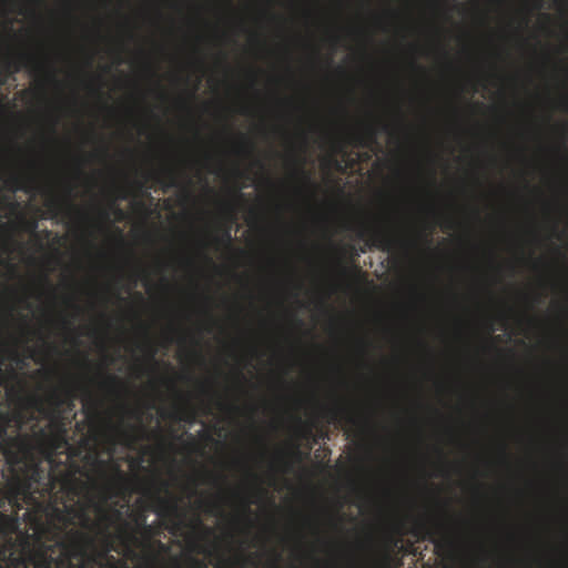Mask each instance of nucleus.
<instances>
[{"mask_svg": "<svg viewBox=\"0 0 568 568\" xmlns=\"http://www.w3.org/2000/svg\"><path fill=\"white\" fill-rule=\"evenodd\" d=\"M60 487L68 497L64 509H55L59 526L52 544H42L29 559L14 551L11 539L0 547V568H125V562L111 555L114 536L110 528L118 526L115 537L126 556H135L140 538L131 521L123 519L116 508L95 505L99 520H92L87 504L81 501L85 487L77 473H64Z\"/></svg>", "mask_w": 568, "mask_h": 568, "instance_id": "nucleus-1", "label": "nucleus"}, {"mask_svg": "<svg viewBox=\"0 0 568 568\" xmlns=\"http://www.w3.org/2000/svg\"><path fill=\"white\" fill-rule=\"evenodd\" d=\"M37 439L42 446L43 455L51 464V469L45 473L39 460H37L42 471V478L33 484L29 491L39 490V488L42 487V490L49 494L52 503L47 507V518L44 521L41 519L34 521V532L39 538L45 537L48 542L52 544L54 532L59 526L55 509H64V504L68 501V497L61 490V476L64 473H75V477L79 478L78 474L81 473V467L78 466V464H71L61 469H55L54 467V456L58 452L69 450V457L75 454L74 449L71 448L69 444L67 435L47 432L44 428H41L40 432L37 433ZM36 459H38L37 456Z\"/></svg>", "mask_w": 568, "mask_h": 568, "instance_id": "nucleus-2", "label": "nucleus"}, {"mask_svg": "<svg viewBox=\"0 0 568 568\" xmlns=\"http://www.w3.org/2000/svg\"><path fill=\"white\" fill-rule=\"evenodd\" d=\"M16 415L0 410V454L3 455L11 480L29 491L33 483L42 478L43 471L36 459L34 443L28 434L9 435Z\"/></svg>", "mask_w": 568, "mask_h": 568, "instance_id": "nucleus-3", "label": "nucleus"}, {"mask_svg": "<svg viewBox=\"0 0 568 568\" xmlns=\"http://www.w3.org/2000/svg\"><path fill=\"white\" fill-rule=\"evenodd\" d=\"M367 235L368 240L366 246L377 247L378 250L386 252H394L402 250V247H408L413 241L403 237L402 234L394 232L393 229L388 227H368L359 231V236Z\"/></svg>", "mask_w": 568, "mask_h": 568, "instance_id": "nucleus-4", "label": "nucleus"}, {"mask_svg": "<svg viewBox=\"0 0 568 568\" xmlns=\"http://www.w3.org/2000/svg\"><path fill=\"white\" fill-rule=\"evenodd\" d=\"M413 534L420 539H427L437 550L446 549L452 546V538L446 525L442 521L428 524L427 520L419 519L413 529Z\"/></svg>", "mask_w": 568, "mask_h": 568, "instance_id": "nucleus-5", "label": "nucleus"}, {"mask_svg": "<svg viewBox=\"0 0 568 568\" xmlns=\"http://www.w3.org/2000/svg\"><path fill=\"white\" fill-rule=\"evenodd\" d=\"M78 388L83 395V408L87 415H97L100 408V398L94 396L93 392L87 386L77 387L74 385H65V404L64 410L71 412L75 406L77 390Z\"/></svg>", "mask_w": 568, "mask_h": 568, "instance_id": "nucleus-6", "label": "nucleus"}, {"mask_svg": "<svg viewBox=\"0 0 568 568\" xmlns=\"http://www.w3.org/2000/svg\"><path fill=\"white\" fill-rule=\"evenodd\" d=\"M32 404L38 406L42 414L63 415L64 405L67 404V385L53 387L48 393L47 408H44L42 399L37 397L32 398Z\"/></svg>", "mask_w": 568, "mask_h": 568, "instance_id": "nucleus-7", "label": "nucleus"}, {"mask_svg": "<svg viewBox=\"0 0 568 568\" xmlns=\"http://www.w3.org/2000/svg\"><path fill=\"white\" fill-rule=\"evenodd\" d=\"M139 546H142L145 551V568H161L158 565V562L160 561V555L161 552L169 551V546H166V544L159 541V539L153 542L152 538H148L146 541H142V539H140ZM135 547H138V545Z\"/></svg>", "mask_w": 568, "mask_h": 568, "instance_id": "nucleus-8", "label": "nucleus"}, {"mask_svg": "<svg viewBox=\"0 0 568 568\" xmlns=\"http://www.w3.org/2000/svg\"><path fill=\"white\" fill-rule=\"evenodd\" d=\"M196 415V410L192 407V405L189 402H186V399L182 405L176 407L170 414L164 413V410L161 413V416L163 417L170 416L174 420H183L190 423L195 420Z\"/></svg>", "mask_w": 568, "mask_h": 568, "instance_id": "nucleus-9", "label": "nucleus"}, {"mask_svg": "<svg viewBox=\"0 0 568 568\" xmlns=\"http://www.w3.org/2000/svg\"><path fill=\"white\" fill-rule=\"evenodd\" d=\"M101 387H103L109 393H112L114 396H121L123 390H125L124 384H122L119 376L113 374H103V381L101 382Z\"/></svg>", "mask_w": 568, "mask_h": 568, "instance_id": "nucleus-10", "label": "nucleus"}, {"mask_svg": "<svg viewBox=\"0 0 568 568\" xmlns=\"http://www.w3.org/2000/svg\"><path fill=\"white\" fill-rule=\"evenodd\" d=\"M9 67L13 68V71H19L21 67L32 65L34 71H40L43 69L42 63H38L33 55L30 53H19L17 60H10L8 63Z\"/></svg>", "mask_w": 568, "mask_h": 568, "instance_id": "nucleus-11", "label": "nucleus"}, {"mask_svg": "<svg viewBox=\"0 0 568 568\" xmlns=\"http://www.w3.org/2000/svg\"><path fill=\"white\" fill-rule=\"evenodd\" d=\"M377 139V129L374 123L365 124L363 133L355 134L354 141L359 146H368L375 143Z\"/></svg>", "mask_w": 568, "mask_h": 568, "instance_id": "nucleus-12", "label": "nucleus"}, {"mask_svg": "<svg viewBox=\"0 0 568 568\" xmlns=\"http://www.w3.org/2000/svg\"><path fill=\"white\" fill-rule=\"evenodd\" d=\"M155 503L158 504L156 511L159 515L173 514L179 515V505L175 499L161 497L155 495Z\"/></svg>", "mask_w": 568, "mask_h": 568, "instance_id": "nucleus-13", "label": "nucleus"}, {"mask_svg": "<svg viewBox=\"0 0 568 568\" xmlns=\"http://www.w3.org/2000/svg\"><path fill=\"white\" fill-rule=\"evenodd\" d=\"M47 417H49V432H53L55 434H63L65 436H68V424L70 423L69 420H67L65 416L64 415H51V414H45Z\"/></svg>", "mask_w": 568, "mask_h": 568, "instance_id": "nucleus-14", "label": "nucleus"}, {"mask_svg": "<svg viewBox=\"0 0 568 568\" xmlns=\"http://www.w3.org/2000/svg\"><path fill=\"white\" fill-rule=\"evenodd\" d=\"M9 183L13 190H23L24 192H31V190L34 189L33 178L28 175H12L10 176Z\"/></svg>", "mask_w": 568, "mask_h": 568, "instance_id": "nucleus-15", "label": "nucleus"}, {"mask_svg": "<svg viewBox=\"0 0 568 568\" xmlns=\"http://www.w3.org/2000/svg\"><path fill=\"white\" fill-rule=\"evenodd\" d=\"M134 521L135 526H132V528L136 532V537L138 532H140L141 536L145 538V540H148V538H152L153 531L151 526L148 525L146 516L144 514L136 515Z\"/></svg>", "mask_w": 568, "mask_h": 568, "instance_id": "nucleus-16", "label": "nucleus"}, {"mask_svg": "<svg viewBox=\"0 0 568 568\" xmlns=\"http://www.w3.org/2000/svg\"><path fill=\"white\" fill-rule=\"evenodd\" d=\"M136 432H143L140 427H131L130 430H121L119 433L120 438L123 444L129 447H132L138 442Z\"/></svg>", "mask_w": 568, "mask_h": 568, "instance_id": "nucleus-17", "label": "nucleus"}, {"mask_svg": "<svg viewBox=\"0 0 568 568\" xmlns=\"http://www.w3.org/2000/svg\"><path fill=\"white\" fill-rule=\"evenodd\" d=\"M232 230L231 227H226L222 231L220 237H214L213 242H215L216 245H225L226 247H232Z\"/></svg>", "mask_w": 568, "mask_h": 568, "instance_id": "nucleus-18", "label": "nucleus"}, {"mask_svg": "<svg viewBox=\"0 0 568 568\" xmlns=\"http://www.w3.org/2000/svg\"><path fill=\"white\" fill-rule=\"evenodd\" d=\"M295 173L297 175H300V178L303 180V182L310 186V187H316V185L313 184L312 180H311V175L307 173V171H305L304 169V163H297V166H296V170H295Z\"/></svg>", "mask_w": 568, "mask_h": 568, "instance_id": "nucleus-19", "label": "nucleus"}, {"mask_svg": "<svg viewBox=\"0 0 568 568\" xmlns=\"http://www.w3.org/2000/svg\"><path fill=\"white\" fill-rule=\"evenodd\" d=\"M254 145L251 141L246 140V138H242V141L237 148L239 152L250 154L253 152Z\"/></svg>", "mask_w": 568, "mask_h": 568, "instance_id": "nucleus-20", "label": "nucleus"}, {"mask_svg": "<svg viewBox=\"0 0 568 568\" xmlns=\"http://www.w3.org/2000/svg\"><path fill=\"white\" fill-rule=\"evenodd\" d=\"M23 224H24V227L30 232V233H36L37 229H38V222L37 221H24L22 220Z\"/></svg>", "mask_w": 568, "mask_h": 568, "instance_id": "nucleus-21", "label": "nucleus"}, {"mask_svg": "<svg viewBox=\"0 0 568 568\" xmlns=\"http://www.w3.org/2000/svg\"><path fill=\"white\" fill-rule=\"evenodd\" d=\"M165 174L170 178V186H176L178 185L176 173L174 172V170L168 169V170H165Z\"/></svg>", "mask_w": 568, "mask_h": 568, "instance_id": "nucleus-22", "label": "nucleus"}, {"mask_svg": "<svg viewBox=\"0 0 568 568\" xmlns=\"http://www.w3.org/2000/svg\"><path fill=\"white\" fill-rule=\"evenodd\" d=\"M290 455L293 456L296 460H301L302 453L298 448V444H294L293 447L290 450Z\"/></svg>", "mask_w": 568, "mask_h": 568, "instance_id": "nucleus-23", "label": "nucleus"}, {"mask_svg": "<svg viewBox=\"0 0 568 568\" xmlns=\"http://www.w3.org/2000/svg\"><path fill=\"white\" fill-rule=\"evenodd\" d=\"M300 435L302 438H311L313 435V430L311 426H303L301 428Z\"/></svg>", "mask_w": 568, "mask_h": 568, "instance_id": "nucleus-24", "label": "nucleus"}, {"mask_svg": "<svg viewBox=\"0 0 568 568\" xmlns=\"http://www.w3.org/2000/svg\"><path fill=\"white\" fill-rule=\"evenodd\" d=\"M250 505L251 503L250 501H244L243 503V514L245 515V518L247 521H251V514H252V509L250 508Z\"/></svg>", "mask_w": 568, "mask_h": 568, "instance_id": "nucleus-25", "label": "nucleus"}, {"mask_svg": "<svg viewBox=\"0 0 568 568\" xmlns=\"http://www.w3.org/2000/svg\"><path fill=\"white\" fill-rule=\"evenodd\" d=\"M342 412V408H338V407H333V408H329L328 409V414L331 416V418H336L337 415H339Z\"/></svg>", "mask_w": 568, "mask_h": 568, "instance_id": "nucleus-26", "label": "nucleus"}, {"mask_svg": "<svg viewBox=\"0 0 568 568\" xmlns=\"http://www.w3.org/2000/svg\"><path fill=\"white\" fill-rule=\"evenodd\" d=\"M47 77H48L49 81L57 82V75H55V71L54 70H52V69L48 70Z\"/></svg>", "mask_w": 568, "mask_h": 568, "instance_id": "nucleus-27", "label": "nucleus"}, {"mask_svg": "<svg viewBox=\"0 0 568 568\" xmlns=\"http://www.w3.org/2000/svg\"><path fill=\"white\" fill-rule=\"evenodd\" d=\"M346 420L349 422L352 426H357L358 424V420L352 415H347Z\"/></svg>", "mask_w": 568, "mask_h": 568, "instance_id": "nucleus-28", "label": "nucleus"}, {"mask_svg": "<svg viewBox=\"0 0 568 568\" xmlns=\"http://www.w3.org/2000/svg\"><path fill=\"white\" fill-rule=\"evenodd\" d=\"M129 413H130V415H131V416H133V417H135L138 420H140V418H141V413H140V410H136V409H130V410H129Z\"/></svg>", "mask_w": 568, "mask_h": 568, "instance_id": "nucleus-29", "label": "nucleus"}, {"mask_svg": "<svg viewBox=\"0 0 568 568\" xmlns=\"http://www.w3.org/2000/svg\"><path fill=\"white\" fill-rule=\"evenodd\" d=\"M338 268H339L342 275H347L348 270H347V266H345V264L338 263Z\"/></svg>", "mask_w": 568, "mask_h": 568, "instance_id": "nucleus-30", "label": "nucleus"}, {"mask_svg": "<svg viewBox=\"0 0 568 568\" xmlns=\"http://www.w3.org/2000/svg\"><path fill=\"white\" fill-rule=\"evenodd\" d=\"M67 206L70 209V210H77V206L75 204L73 203L72 200L68 199L67 202H65Z\"/></svg>", "mask_w": 568, "mask_h": 568, "instance_id": "nucleus-31", "label": "nucleus"}, {"mask_svg": "<svg viewBox=\"0 0 568 568\" xmlns=\"http://www.w3.org/2000/svg\"><path fill=\"white\" fill-rule=\"evenodd\" d=\"M564 134V143L568 141V128L564 126L561 130Z\"/></svg>", "mask_w": 568, "mask_h": 568, "instance_id": "nucleus-32", "label": "nucleus"}, {"mask_svg": "<svg viewBox=\"0 0 568 568\" xmlns=\"http://www.w3.org/2000/svg\"><path fill=\"white\" fill-rule=\"evenodd\" d=\"M542 7H544L542 1H540V0H536V2H535V8H536L537 10H540V8H542Z\"/></svg>", "mask_w": 568, "mask_h": 568, "instance_id": "nucleus-33", "label": "nucleus"}, {"mask_svg": "<svg viewBox=\"0 0 568 568\" xmlns=\"http://www.w3.org/2000/svg\"><path fill=\"white\" fill-rule=\"evenodd\" d=\"M180 104H181L182 106H184V108H187V106H189V102H187V100H186V99H181V100H180Z\"/></svg>", "mask_w": 568, "mask_h": 568, "instance_id": "nucleus-34", "label": "nucleus"}, {"mask_svg": "<svg viewBox=\"0 0 568 568\" xmlns=\"http://www.w3.org/2000/svg\"><path fill=\"white\" fill-rule=\"evenodd\" d=\"M155 354H156V349L151 348V351H150V358L154 359Z\"/></svg>", "mask_w": 568, "mask_h": 568, "instance_id": "nucleus-35", "label": "nucleus"}, {"mask_svg": "<svg viewBox=\"0 0 568 568\" xmlns=\"http://www.w3.org/2000/svg\"><path fill=\"white\" fill-rule=\"evenodd\" d=\"M72 190H73V186L72 185H69L67 187V193H68V196L70 197V195H72Z\"/></svg>", "mask_w": 568, "mask_h": 568, "instance_id": "nucleus-36", "label": "nucleus"}, {"mask_svg": "<svg viewBox=\"0 0 568 568\" xmlns=\"http://www.w3.org/2000/svg\"><path fill=\"white\" fill-rule=\"evenodd\" d=\"M51 205L58 207L60 205L58 200H51Z\"/></svg>", "mask_w": 568, "mask_h": 568, "instance_id": "nucleus-37", "label": "nucleus"}, {"mask_svg": "<svg viewBox=\"0 0 568 568\" xmlns=\"http://www.w3.org/2000/svg\"><path fill=\"white\" fill-rule=\"evenodd\" d=\"M237 376H239V378H240V379H245V378H244V375H243V373H242V371H239V372H237Z\"/></svg>", "mask_w": 568, "mask_h": 568, "instance_id": "nucleus-38", "label": "nucleus"}, {"mask_svg": "<svg viewBox=\"0 0 568 568\" xmlns=\"http://www.w3.org/2000/svg\"><path fill=\"white\" fill-rule=\"evenodd\" d=\"M101 215H102L104 219H108V217H109V214H108V212H106V211H102V212H101Z\"/></svg>", "mask_w": 568, "mask_h": 568, "instance_id": "nucleus-39", "label": "nucleus"}, {"mask_svg": "<svg viewBox=\"0 0 568 568\" xmlns=\"http://www.w3.org/2000/svg\"><path fill=\"white\" fill-rule=\"evenodd\" d=\"M445 227H446V229H453V227H454V223H453V222H449V223H447V224H446V226H445Z\"/></svg>", "mask_w": 568, "mask_h": 568, "instance_id": "nucleus-40", "label": "nucleus"}, {"mask_svg": "<svg viewBox=\"0 0 568 568\" xmlns=\"http://www.w3.org/2000/svg\"><path fill=\"white\" fill-rule=\"evenodd\" d=\"M227 408H230L231 410H237L236 405H229Z\"/></svg>", "mask_w": 568, "mask_h": 568, "instance_id": "nucleus-41", "label": "nucleus"}, {"mask_svg": "<svg viewBox=\"0 0 568 568\" xmlns=\"http://www.w3.org/2000/svg\"><path fill=\"white\" fill-rule=\"evenodd\" d=\"M250 476H251V478H253V479H255V480H257V479H258V478H257V475H256V474H254V473H250Z\"/></svg>", "mask_w": 568, "mask_h": 568, "instance_id": "nucleus-42", "label": "nucleus"}, {"mask_svg": "<svg viewBox=\"0 0 568 568\" xmlns=\"http://www.w3.org/2000/svg\"><path fill=\"white\" fill-rule=\"evenodd\" d=\"M78 174H79V175H82V174H83V171H82V169H81V168H79V169H78Z\"/></svg>", "mask_w": 568, "mask_h": 568, "instance_id": "nucleus-43", "label": "nucleus"}, {"mask_svg": "<svg viewBox=\"0 0 568 568\" xmlns=\"http://www.w3.org/2000/svg\"><path fill=\"white\" fill-rule=\"evenodd\" d=\"M425 240H426V243H430L432 242V240L428 239V235H425Z\"/></svg>", "mask_w": 568, "mask_h": 568, "instance_id": "nucleus-44", "label": "nucleus"}, {"mask_svg": "<svg viewBox=\"0 0 568 568\" xmlns=\"http://www.w3.org/2000/svg\"><path fill=\"white\" fill-rule=\"evenodd\" d=\"M195 562L199 565V567H201V568L204 567L203 562H201V561H195Z\"/></svg>", "mask_w": 568, "mask_h": 568, "instance_id": "nucleus-45", "label": "nucleus"}, {"mask_svg": "<svg viewBox=\"0 0 568 568\" xmlns=\"http://www.w3.org/2000/svg\"><path fill=\"white\" fill-rule=\"evenodd\" d=\"M119 479H121V480H123V479H124L123 474H121V473L119 474Z\"/></svg>", "mask_w": 568, "mask_h": 568, "instance_id": "nucleus-46", "label": "nucleus"}, {"mask_svg": "<svg viewBox=\"0 0 568 568\" xmlns=\"http://www.w3.org/2000/svg\"><path fill=\"white\" fill-rule=\"evenodd\" d=\"M63 323L65 324V326H70V324H71V323H70V322H68V321H63Z\"/></svg>", "mask_w": 568, "mask_h": 568, "instance_id": "nucleus-47", "label": "nucleus"}, {"mask_svg": "<svg viewBox=\"0 0 568 568\" xmlns=\"http://www.w3.org/2000/svg\"><path fill=\"white\" fill-rule=\"evenodd\" d=\"M229 209L232 211L233 210V205L230 203L227 204Z\"/></svg>", "mask_w": 568, "mask_h": 568, "instance_id": "nucleus-48", "label": "nucleus"}, {"mask_svg": "<svg viewBox=\"0 0 568 568\" xmlns=\"http://www.w3.org/2000/svg\"><path fill=\"white\" fill-rule=\"evenodd\" d=\"M361 343H362L363 347H365V345H366L365 341L363 339V341H361Z\"/></svg>", "mask_w": 568, "mask_h": 568, "instance_id": "nucleus-49", "label": "nucleus"}, {"mask_svg": "<svg viewBox=\"0 0 568 568\" xmlns=\"http://www.w3.org/2000/svg\"><path fill=\"white\" fill-rule=\"evenodd\" d=\"M255 407H253V405L251 406V412H255Z\"/></svg>", "mask_w": 568, "mask_h": 568, "instance_id": "nucleus-50", "label": "nucleus"}, {"mask_svg": "<svg viewBox=\"0 0 568 568\" xmlns=\"http://www.w3.org/2000/svg\"><path fill=\"white\" fill-rule=\"evenodd\" d=\"M176 568H179V567H176Z\"/></svg>", "mask_w": 568, "mask_h": 568, "instance_id": "nucleus-51", "label": "nucleus"}]
</instances>
